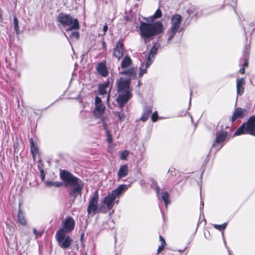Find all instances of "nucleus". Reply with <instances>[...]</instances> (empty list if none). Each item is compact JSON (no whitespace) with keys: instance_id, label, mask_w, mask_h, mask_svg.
<instances>
[{"instance_id":"f257e3e1","label":"nucleus","mask_w":255,"mask_h":255,"mask_svg":"<svg viewBox=\"0 0 255 255\" xmlns=\"http://www.w3.org/2000/svg\"><path fill=\"white\" fill-rule=\"evenodd\" d=\"M60 176L65 186L72 187L70 195L75 198L78 195L81 196L84 183L72 174L66 170H61Z\"/></svg>"},{"instance_id":"f03ea898","label":"nucleus","mask_w":255,"mask_h":255,"mask_svg":"<svg viewBox=\"0 0 255 255\" xmlns=\"http://www.w3.org/2000/svg\"><path fill=\"white\" fill-rule=\"evenodd\" d=\"M139 31L141 38L146 43L152 37L162 32L163 26L159 21L154 23L141 21L139 26Z\"/></svg>"},{"instance_id":"7ed1b4c3","label":"nucleus","mask_w":255,"mask_h":255,"mask_svg":"<svg viewBox=\"0 0 255 255\" xmlns=\"http://www.w3.org/2000/svg\"><path fill=\"white\" fill-rule=\"evenodd\" d=\"M129 83V79L124 78H121L118 82L119 97L117 101L121 109L131 97Z\"/></svg>"},{"instance_id":"20e7f679","label":"nucleus","mask_w":255,"mask_h":255,"mask_svg":"<svg viewBox=\"0 0 255 255\" xmlns=\"http://www.w3.org/2000/svg\"><path fill=\"white\" fill-rule=\"evenodd\" d=\"M128 189V186L126 184H121L117 188L112 191L104 198L102 202L105 206L106 213L111 210L114 205V201L117 198L120 197Z\"/></svg>"},{"instance_id":"39448f33","label":"nucleus","mask_w":255,"mask_h":255,"mask_svg":"<svg viewBox=\"0 0 255 255\" xmlns=\"http://www.w3.org/2000/svg\"><path fill=\"white\" fill-rule=\"evenodd\" d=\"M99 198L98 191L95 192L90 198L87 208L89 216L93 217L97 213H106L105 206H98Z\"/></svg>"},{"instance_id":"423d86ee","label":"nucleus","mask_w":255,"mask_h":255,"mask_svg":"<svg viewBox=\"0 0 255 255\" xmlns=\"http://www.w3.org/2000/svg\"><path fill=\"white\" fill-rule=\"evenodd\" d=\"M245 133H249L255 136V116L251 117L247 122L243 124L235 132L234 136Z\"/></svg>"},{"instance_id":"0eeeda50","label":"nucleus","mask_w":255,"mask_h":255,"mask_svg":"<svg viewBox=\"0 0 255 255\" xmlns=\"http://www.w3.org/2000/svg\"><path fill=\"white\" fill-rule=\"evenodd\" d=\"M57 20L63 26H69L66 29L67 31H71L74 29H78L79 28L78 20L73 18L69 15L61 13L58 16Z\"/></svg>"},{"instance_id":"6e6552de","label":"nucleus","mask_w":255,"mask_h":255,"mask_svg":"<svg viewBox=\"0 0 255 255\" xmlns=\"http://www.w3.org/2000/svg\"><path fill=\"white\" fill-rule=\"evenodd\" d=\"M182 18L180 15L176 14L171 17V26L168 33L169 36L167 39L168 43H170L172 38L177 32H180L182 29L180 27Z\"/></svg>"},{"instance_id":"1a4fd4ad","label":"nucleus","mask_w":255,"mask_h":255,"mask_svg":"<svg viewBox=\"0 0 255 255\" xmlns=\"http://www.w3.org/2000/svg\"><path fill=\"white\" fill-rule=\"evenodd\" d=\"M159 46L160 45L158 42L155 43L152 46L146 62L145 68H143L144 65L143 64L141 65V66L139 68L140 76H142L144 74L146 73V69L149 67V66L153 61L154 57L157 53V50Z\"/></svg>"},{"instance_id":"9d476101","label":"nucleus","mask_w":255,"mask_h":255,"mask_svg":"<svg viewBox=\"0 0 255 255\" xmlns=\"http://www.w3.org/2000/svg\"><path fill=\"white\" fill-rule=\"evenodd\" d=\"M56 238L59 246L63 249L68 248L72 242V239L66 236L63 230H59L56 234Z\"/></svg>"},{"instance_id":"9b49d317","label":"nucleus","mask_w":255,"mask_h":255,"mask_svg":"<svg viewBox=\"0 0 255 255\" xmlns=\"http://www.w3.org/2000/svg\"><path fill=\"white\" fill-rule=\"evenodd\" d=\"M95 108L94 110V115L97 118H100L103 116L105 110V106L102 103L101 98L97 96L95 101Z\"/></svg>"},{"instance_id":"f8f14e48","label":"nucleus","mask_w":255,"mask_h":255,"mask_svg":"<svg viewBox=\"0 0 255 255\" xmlns=\"http://www.w3.org/2000/svg\"><path fill=\"white\" fill-rule=\"evenodd\" d=\"M75 225V223L72 217H66L62 222V228L59 230H63L65 234L70 233L74 229Z\"/></svg>"},{"instance_id":"ddd939ff","label":"nucleus","mask_w":255,"mask_h":255,"mask_svg":"<svg viewBox=\"0 0 255 255\" xmlns=\"http://www.w3.org/2000/svg\"><path fill=\"white\" fill-rule=\"evenodd\" d=\"M249 113V110L242 109L241 108H236L233 113L231 121L234 122L236 119L239 118H243L246 117Z\"/></svg>"},{"instance_id":"4468645a","label":"nucleus","mask_w":255,"mask_h":255,"mask_svg":"<svg viewBox=\"0 0 255 255\" xmlns=\"http://www.w3.org/2000/svg\"><path fill=\"white\" fill-rule=\"evenodd\" d=\"M123 41V39L120 40L114 49L113 55L119 60L123 57L124 54V48Z\"/></svg>"},{"instance_id":"2eb2a0df","label":"nucleus","mask_w":255,"mask_h":255,"mask_svg":"<svg viewBox=\"0 0 255 255\" xmlns=\"http://www.w3.org/2000/svg\"><path fill=\"white\" fill-rule=\"evenodd\" d=\"M110 81H107L105 83L100 84L99 87V92L101 96H104L105 95H107V103L109 102L110 98V94L108 93V89L109 88Z\"/></svg>"},{"instance_id":"dca6fc26","label":"nucleus","mask_w":255,"mask_h":255,"mask_svg":"<svg viewBox=\"0 0 255 255\" xmlns=\"http://www.w3.org/2000/svg\"><path fill=\"white\" fill-rule=\"evenodd\" d=\"M228 133L226 131H221L217 134L215 142L213 144V147L218 146L220 144L222 143L226 139Z\"/></svg>"},{"instance_id":"f3484780","label":"nucleus","mask_w":255,"mask_h":255,"mask_svg":"<svg viewBox=\"0 0 255 255\" xmlns=\"http://www.w3.org/2000/svg\"><path fill=\"white\" fill-rule=\"evenodd\" d=\"M245 85V79L243 78L237 79V93L238 96H241L244 92Z\"/></svg>"},{"instance_id":"a211bd4d","label":"nucleus","mask_w":255,"mask_h":255,"mask_svg":"<svg viewBox=\"0 0 255 255\" xmlns=\"http://www.w3.org/2000/svg\"><path fill=\"white\" fill-rule=\"evenodd\" d=\"M156 192L158 194L159 198L162 199L165 204L166 207H167L168 204L170 203L169 200V195L167 191H162L161 193L159 192V188L158 187L156 188Z\"/></svg>"},{"instance_id":"6ab92c4d","label":"nucleus","mask_w":255,"mask_h":255,"mask_svg":"<svg viewBox=\"0 0 255 255\" xmlns=\"http://www.w3.org/2000/svg\"><path fill=\"white\" fill-rule=\"evenodd\" d=\"M128 167L127 165H122L120 167L118 172V176L119 179L126 177L128 174Z\"/></svg>"},{"instance_id":"aec40b11","label":"nucleus","mask_w":255,"mask_h":255,"mask_svg":"<svg viewBox=\"0 0 255 255\" xmlns=\"http://www.w3.org/2000/svg\"><path fill=\"white\" fill-rule=\"evenodd\" d=\"M17 220L18 223L22 226H26L27 220L25 217L24 214L20 208V204L19 205V209L17 214Z\"/></svg>"},{"instance_id":"412c9836","label":"nucleus","mask_w":255,"mask_h":255,"mask_svg":"<svg viewBox=\"0 0 255 255\" xmlns=\"http://www.w3.org/2000/svg\"><path fill=\"white\" fill-rule=\"evenodd\" d=\"M152 108L151 106H147L145 107L144 109L143 112L140 120L143 122H145L148 119L149 116L152 112Z\"/></svg>"},{"instance_id":"4be33fe9","label":"nucleus","mask_w":255,"mask_h":255,"mask_svg":"<svg viewBox=\"0 0 255 255\" xmlns=\"http://www.w3.org/2000/svg\"><path fill=\"white\" fill-rule=\"evenodd\" d=\"M97 71L98 72L104 77L108 75V71L105 64L103 63H100L97 66Z\"/></svg>"},{"instance_id":"5701e85b","label":"nucleus","mask_w":255,"mask_h":255,"mask_svg":"<svg viewBox=\"0 0 255 255\" xmlns=\"http://www.w3.org/2000/svg\"><path fill=\"white\" fill-rule=\"evenodd\" d=\"M161 16L162 12L159 9H158L153 15L145 18V19L148 22H152L156 19L160 18Z\"/></svg>"},{"instance_id":"b1692460","label":"nucleus","mask_w":255,"mask_h":255,"mask_svg":"<svg viewBox=\"0 0 255 255\" xmlns=\"http://www.w3.org/2000/svg\"><path fill=\"white\" fill-rule=\"evenodd\" d=\"M131 63V60L130 57L128 56L125 57L122 61L121 67L122 68H125Z\"/></svg>"},{"instance_id":"393cba45","label":"nucleus","mask_w":255,"mask_h":255,"mask_svg":"<svg viewBox=\"0 0 255 255\" xmlns=\"http://www.w3.org/2000/svg\"><path fill=\"white\" fill-rule=\"evenodd\" d=\"M159 240L161 242V245L158 248L157 254H160L164 250L166 245L165 241L161 236H159Z\"/></svg>"},{"instance_id":"a878e982","label":"nucleus","mask_w":255,"mask_h":255,"mask_svg":"<svg viewBox=\"0 0 255 255\" xmlns=\"http://www.w3.org/2000/svg\"><path fill=\"white\" fill-rule=\"evenodd\" d=\"M45 184L48 187L51 186H55L57 187H60L62 186L63 184L60 182H52V181H47L45 182Z\"/></svg>"},{"instance_id":"bb28decb","label":"nucleus","mask_w":255,"mask_h":255,"mask_svg":"<svg viewBox=\"0 0 255 255\" xmlns=\"http://www.w3.org/2000/svg\"><path fill=\"white\" fill-rule=\"evenodd\" d=\"M135 73V70L134 68H130L128 70L124 71L123 73L128 75L129 77L134 76Z\"/></svg>"},{"instance_id":"cd10ccee","label":"nucleus","mask_w":255,"mask_h":255,"mask_svg":"<svg viewBox=\"0 0 255 255\" xmlns=\"http://www.w3.org/2000/svg\"><path fill=\"white\" fill-rule=\"evenodd\" d=\"M115 114L118 117L119 120L121 121H124L126 119V115L123 113L115 112Z\"/></svg>"},{"instance_id":"c85d7f7f","label":"nucleus","mask_w":255,"mask_h":255,"mask_svg":"<svg viewBox=\"0 0 255 255\" xmlns=\"http://www.w3.org/2000/svg\"><path fill=\"white\" fill-rule=\"evenodd\" d=\"M227 225V223H224L222 225L215 224L214 225V227L217 230H218L219 231H223L226 229Z\"/></svg>"},{"instance_id":"c756f323","label":"nucleus","mask_w":255,"mask_h":255,"mask_svg":"<svg viewBox=\"0 0 255 255\" xmlns=\"http://www.w3.org/2000/svg\"><path fill=\"white\" fill-rule=\"evenodd\" d=\"M79 38V33L77 31H73L71 33V35H70V38L71 40L72 39H76L78 40Z\"/></svg>"},{"instance_id":"7c9ffc66","label":"nucleus","mask_w":255,"mask_h":255,"mask_svg":"<svg viewBox=\"0 0 255 255\" xmlns=\"http://www.w3.org/2000/svg\"><path fill=\"white\" fill-rule=\"evenodd\" d=\"M129 151L128 150H125L121 152L120 155V158L122 160H126Z\"/></svg>"},{"instance_id":"2f4dec72","label":"nucleus","mask_w":255,"mask_h":255,"mask_svg":"<svg viewBox=\"0 0 255 255\" xmlns=\"http://www.w3.org/2000/svg\"><path fill=\"white\" fill-rule=\"evenodd\" d=\"M30 144H31V153L33 155V156L34 157V155L36 154L37 150L36 147L34 145V142H33L32 139L31 140Z\"/></svg>"},{"instance_id":"473e14b6","label":"nucleus","mask_w":255,"mask_h":255,"mask_svg":"<svg viewBox=\"0 0 255 255\" xmlns=\"http://www.w3.org/2000/svg\"><path fill=\"white\" fill-rule=\"evenodd\" d=\"M158 120V113L157 111L154 112L151 115V120L153 122H155Z\"/></svg>"},{"instance_id":"72a5a7b5","label":"nucleus","mask_w":255,"mask_h":255,"mask_svg":"<svg viewBox=\"0 0 255 255\" xmlns=\"http://www.w3.org/2000/svg\"><path fill=\"white\" fill-rule=\"evenodd\" d=\"M18 21L16 17H14V29L16 31H18Z\"/></svg>"},{"instance_id":"f704fd0d","label":"nucleus","mask_w":255,"mask_h":255,"mask_svg":"<svg viewBox=\"0 0 255 255\" xmlns=\"http://www.w3.org/2000/svg\"><path fill=\"white\" fill-rule=\"evenodd\" d=\"M107 136H108V142L109 143H111L112 142V135L111 134V133H110V132L109 131H107Z\"/></svg>"},{"instance_id":"c9c22d12","label":"nucleus","mask_w":255,"mask_h":255,"mask_svg":"<svg viewBox=\"0 0 255 255\" xmlns=\"http://www.w3.org/2000/svg\"><path fill=\"white\" fill-rule=\"evenodd\" d=\"M33 233L36 236V238H38V237H40L41 236V234H40V233H39L36 229L34 228L33 229Z\"/></svg>"},{"instance_id":"e433bc0d","label":"nucleus","mask_w":255,"mask_h":255,"mask_svg":"<svg viewBox=\"0 0 255 255\" xmlns=\"http://www.w3.org/2000/svg\"><path fill=\"white\" fill-rule=\"evenodd\" d=\"M40 174H41V179L43 181L45 178V175L44 173V171L42 169L40 170Z\"/></svg>"},{"instance_id":"4c0bfd02","label":"nucleus","mask_w":255,"mask_h":255,"mask_svg":"<svg viewBox=\"0 0 255 255\" xmlns=\"http://www.w3.org/2000/svg\"><path fill=\"white\" fill-rule=\"evenodd\" d=\"M108 29V26L107 25H105L103 27V30H104V35L106 34V32L107 31Z\"/></svg>"},{"instance_id":"58836bf2","label":"nucleus","mask_w":255,"mask_h":255,"mask_svg":"<svg viewBox=\"0 0 255 255\" xmlns=\"http://www.w3.org/2000/svg\"><path fill=\"white\" fill-rule=\"evenodd\" d=\"M248 65V59L246 58V59H245V60H244L243 67L245 68L246 67H247Z\"/></svg>"},{"instance_id":"ea45409f","label":"nucleus","mask_w":255,"mask_h":255,"mask_svg":"<svg viewBox=\"0 0 255 255\" xmlns=\"http://www.w3.org/2000/svg\"><path fill=\"white\" fill-rule=\"evenodd\" d=\"M239 72L242 74H243L245 73V68L244 67H243L240 70H239Z\"/></svg>"},{"instance_id":"a19ab883","label":"nucleus","mask_w":255,"mask_h":255,"mask_svg":"<svg viewBox=\"0 0 255 255\" xmlns=\"http://www.w3.org/2000/svg\"><path fill=\"white\" fill-rule=\"evenodd\" d=\"M102 44H103V48H105L106 47V42H104V41H103Z\"/></svg>"},{"instance_id":"79ce46f5","label":"nucleus","mask_w":255,"mask_h":255,"mask_svg":"<svg viewBox=\"0 0 255 255\" xmlns=\"http://www.w3.org/2000/svg\"><path fill=\"white\" fill-rule=\"evenodd\" d=\"M201 209L203 208V202H201Z\"/></svg>"},{"instance_id":"37998d69","label":"nucleus","mask_w":255,"mask_h":255,"mask_svg":"<svg viewBox=\"0 0 255 255\" xmlns=\"http://www.w3.org/2000/svg\"><path fill=\"white\" fill-rule=\"evenodd\" d=\"M116 203L117 204H118V203H119V200H117V201H116Z\"/></svg>"},{"instance_id":"c03bdc74","label":"nucleus","mask_w":255,"mask_h":255,"mask_svg":"<svg viewBox=\"0 0 255 255\" xmlns=\"http://www.w3.org/2000/svg\"><path fill=\"white\" fill-rule=\"evenodd\" d=\"M222 146H222H221L220 147H219V148L218 149H219L221 148V147Z\"/></svg>"},{"instance_id":"a18cd8bd","label":"nucleus","mask_w":255,"mask_h":255,"mask_svg":"<svg viewBox=\"0 0 255 255\" xmlns=\"http://www.w3.org/2000/svg\"><path fill=\"white\" fill-rule=\"evenodd\" d=\"M238 100V97L236 98V101H237Z\"/></svg>"},{"instance_id":"49530a36","label":"nucleus","mask_w":255,"mask_h":255,"mask_svg":"<svg viewBox=\"0 0 255 255\" xmlns=\"http://www.w3.org/2000/svg\"><path fill=\"white\" fill-rule=\"evenodd\" d=\"M229 255H231L230 254H229Z\"/></svg>"}]
</instances>
